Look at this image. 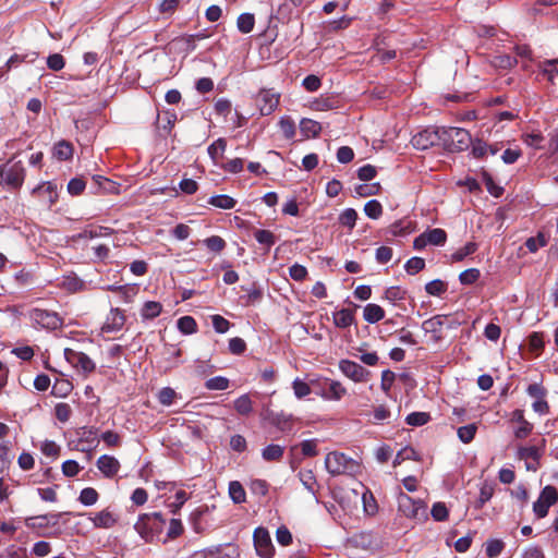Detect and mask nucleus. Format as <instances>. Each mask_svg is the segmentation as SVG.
Here are the masks:
<instances>
[{
    "label": "nucleus",
    "instance_id": "f704fd0d",
    "mask_svg": "<svg viewBox=\"0 0 558 558\" xmlns=\"http://www.w3.org/2000/svg\"><path fill=\"white\" fill-rule=\"evenodd\" d=\"M177 326L184 335H192L197 330L196 320L192 316H182L178 319Z\"/></svg>",
    "mask_w": 558,
    "mask_h": 558
},
{
    "label": "nucleus",
    "instance_id": "052dcab7",
    "mask_svg": "<svg viewBox=\"0 0 558 558\" xmlns=\"http://www.w3.org/2000/svg\"><path fill=\"white\" fill-rule=\"evenodd\" d=\"M292 388L298 399H302L311 393V387L308 384L301 380L300 378H295L293 380Z\"/></svg>",
    "mask_w": 558,
    "mask_h": 558
},
{
    "label": "nucleus",
    "instance_id": "de8ad7c7",
    "mask_svg": "<svg viewBox=\"0 0 558 558\" xmlns=\"http://www.w3.org/2000/svg\"><path fill=\"white\" fill-rule=\"evenodd\" d=\"M227 147V142L225 138H218L213 144H210L207 148L208 155L210 158L216 161L219 156L223 154Z\"/></svg>",
    "mask_w": 558,
    "mask_h": 558
},
{
    "label": "nucleus",
    "instance_id": "a19ab883",
    "mask_svg": "<svg viewBox=\"0 0 558 558\" xmlns=\"http://www.w3.org/2000/svg\"><path fill=\"white\" fill-rule=\"evenodd\" d=\"M357 219V213L353 208L344 209L339 216V223L348 227L350 230L354 228Z\"/></svg>",
    "mask_w": 558,
    "mask_h": 558
},
{
    "label": "nucleus",
    "instance_id": "cd10ccee",
    "mask_svg": "<svg viewBox=\"0 0 558 558\" xmlns=\"http://www.w3.org/2000/svg\"><path fill=\"white\" fill-rule=\"evenodd\" d=\"M229 496L234 504H243L246 500V493L243 485L238 481L229 484Z\"/></svg>",
    "mask_w": 558,
    "mask_h": 558
},
{
    "label": "nucleus",
    "instance_id": "49530a36",
    "mask_svg": "<svg viewBox=\"0 0 558 558\" xmlns=\"http://www.w3.org/2000/svg\"><path fill=\"white\" fill-rule=\"evenodd\" d=\"M313 106L316 110H330L338 107V100L332 96H322L313 102Z\"/></svg>",
    "mask_w": 558,
    "mask_h": 558
},
{
    "label": "nucleus",
    "instance_id": "b1692460",
    "mask_svg": "<svg viewBox=\"0 0 558 558\" xmlns=\"http://www.w3.org/2000/svg\"><path fill=\"white\" fill-rule=\"evenodd\" d=\"M412 231H413L412 221L409 219H400V220L391 223L387 228L386 233L390 234L392 236H402V235L411 233Z\"/></svg>",
    "mask_w": 558,
    "mask_h": 558
},
{
    "label": "nucleus",
    "instance_id": "e433bc0d",
    "mask_svg": "<svg viewBox=\"0 0 558 558\" xmlns=\"http://www.w3.org/2000/svg\"><path fill=\"white\" fill-rule=\"evenodd\" d=\"M178 397L177 391L171 387L161 388L157 395L159 403L165 407H170Z\"/></svg>",
    "mask_w": 558,
    "mask_h": 558
},
{
    "label": "nucleus",
    "instance_id": "c9c22d12",
    "mask_svg": "<svg viewBox=\"0 0 558 558\" xmlns=\"http://www.w3.org/2000/svg\"><path fill=\"white\" fill-rule=\"evenodd\" d=\"M73 389V385L68 379H57L52 385L51 393L56 397H66Z\"/></svg>",
    "mask_w": 558,
    "mask_h": 558
},
{
    "label": "nucleus",
    "instance_id": "bb28decb",
    "mask_svg": "<svg viewBox=\"0 0 558 558\" xmlns=\"http://www.w3.org/2000/svg\"><path fill=\"white\" fill-rule=\"evenodd\" d=\"M162 305L156 301H147L144 303L141 310V316L143 319H154L160 315Z\"/></svg>",
    "mask_w": 558,
    "mask_h": 558
},
{
    "label": "nucleus",
    "instance_id": "f03ea898",
    "mask_svg": "<svg viewBox=\"0 0 558 558\" xmlns=\"http://www.w3.org/2000/svg\"><path fill=\"white\" fill-rule=\"evenodd\" d=\"M441 145L448 151H463L469 148L472 137L469 131L461 128L440 126Z\"/></svg>",
    "mask_w": 558,
    "mask_h": 558
},
{
    "label": "nucleus",
    "instance_id": "6e6552de",
    "mask_svg": "<svg viewBox=\"0 0 558 558\" xmlns=\"http://www.w3.org/2000/svg\"><path fill=\"white\" fill-rule=\"evenodd\" d=\"M253 541L256 553L263 558H272L275 547L272 545L269 532L265 527H256L253 533Z\"/></svg>",
    "mask_w": 558,
    "mask_h": 558
},
{
    "label": "nucleus",
    "instance_id": "680f3d73",
    "mask_svg": "<svg viewBox=\"0 0 558 558\" xmlns=\"http://www.w3.org/2000/svg\"><path fill=\"white\" fill-rule=\"evenodd\" d=\"M211 324L215 331L218 333H226L231 326L228 319L218 314L211 316Z\"/></svg>",
    "mask_w": 558,
    "mask_h": 558
},
{
    "label": "nucleus",
    "instance_id": "aec40b11",
    "mask_svg": "<svg viewBox=\"0 0 558 558\" xmlns=\"http://www.w3.org/2000/svg\"><path fill=\"white\" fill-rule=\"evenodd\" d=\"M332 320L336 327L344 329L355 323L354 311L350 308H341L340 311L333 312Z\"/></svg>",
    "mask_w": 558,
    "mask_h": 558
},
{
    "label": "nucleus",
    "instance_id": "c756f323",
    "mask_svg": "<svg viewBox=\"0 0 558 558\" xmlns=\"http://www.w3.org/2000/svg\"><path fill=\"white\" fill-rule=\"evenodd\" d=\"M425 235L430 245H444L447 241V233L440 228L427 230L425 231Z\"/></svg>",
    "mask_w": 558,
    "mask_h": 558
},
{
    "label": "nucleus",
    "instance_id": "79ce46f5",
    "mask_svg": "<svg viewBox=\"0 0 558 558\" xmlns=\"http://www.w3.org/2000/svg\"><path fill=\"white\" fill-rule=\"evenodd\" d=\"M203 243L209 251H211L214 253L222 252L227 245L226 241L219 235H211V236L205 239L203 241Z\"/></svg>",
    "mask_w": 558,
    "mask_h": 558
},
{
    "label": "nucleus",
    "instance_id": "6ab92c4d",
    "mask_svg": "<svg viewBox=\"0 0 558 558\" xmlns=\"http://www.w3.org/2000/svg\"><path fill=\"white\" fill-rule=\"evenodd\" d=\"M347 393V389L341 383L326 380L323 386L322 396L328 400H340Z\"/></svg>",
    "mask_w": 558,
    "mask_h": 558
},
{
    "label": "nucleus",
    "instance_id": "393cba45",
    "mask_svg": "<svg viewBox=\"0 0 558 558\" xmlns=\"http://www.w3.org/2000/svg\"><path fill=\"white\" fill-rule=\"evenodd\" d=\"M255 240L265 247V252L268 253L271 246L276 243L277 236L269 230L256 229L254 231Z\"/></svg>",
    "mask_w": 558,
    "mask_h": 558
},
{
    "label": "nucleus",
    "instance_id": "4be33fe9",
    "mask_svg": "<svg viewBox=\"0 0 558 558\" xmlns=\"http://www.w3.org/2000/svg\"><path fill=\"white\" fill-rule=\"evenodd\" d=\"M73 145L70 142L61 140L53 145L52 156L60 161H66L73 157Z\"/></svg>",
    "mask_w": 558,
    "mask_h": 558
},
{
    "label": "nucleus",
    "instance_id": "3c124183",
    "mask_svg": "<svg viewBox=\"0 0 558 558\" xmlns=\"http://www.w3.org/2000/svg\"><path fill=\"white\" fill-rule=\"evenodd\" d=\"M429 418L430 415L426 412H412L407 416L405 422L411 426H423Z\"/></svg>",
    "mask_w": 558,
    "mask_h": 558
},
{
    "label": "nucleus",
    "instance_id": "c85d7f7f",
    "mask_svg": "<svg viewBox=\"0 0 558 558\" xmlns=\"http://www.w3.org/2000/svg\"><path fill=\"white\" fill-rule=\"evenodd\" d=\"M255 25V17L252 13H242L239 15L236 21L238 29L242 34H248L253 31Z\"/></svg>",
    "mask_w": 558,
    "mask_h": 558
},
{
    "label": "nucleus",
    "instance_id": "423d86ee",
    "mask_svg": "<svg viewBox=\"0 0 558 558\" xmlns=\"http://www.w3.org/2000/svg\"><path fill=\"white\" fill-rule=\"evenodd\" d=\"M29 318L35 325L50 330L58 329L63 325L59 314L48 310L33 308L29 312Z\"/></svg>",
    "mask_w": 558,
    "mask_h": 558
},
{
    "label": "nucleus",
    "instance_id": "a878e982",
    "mask_svg": "<svg viewBox=\"0 0 558 558\" xmlns=\"http://www.w3.org/2000/svg\"><path fill=\"white\" fill-rule=\"evenodd\" d=\"M300 130L306 137H317L322 131V125L315 120L303 118L300 122Z\"/></svg>",
    "mask_w": 558,
    "mask_h": 558
},
{
    "label": "nucleus",
    "instance_id": "4468645a",
    "mask_svg": "<svg viewBox=\"0 0 558 558\" xmlns=\"http://www.w3.org/2000/svg\"><path fill=\"white\" fill-rule=\"evenodd\" d=\"M445 324V316L444 315H435L422 324V329L426 333H432L433 339L435 341H439L442 339L441 330Z\"/></svg>",
    "mask_w": 558,
    "mask_h": 558
},
{
    "label": "nucleus",
    "instance_id": "bf43d9fd",
    "mask_svg": "<svg viewBox=\"0 0 558 558\" xmlns=\"http://www.w3.org/2000/svg\"><path fill=\"white\" fill-rule=\"evenodd\" d=\"M476 429H477V427L475 424H469L465 426H461L458 428V436L461 441H463L464 444H468L471 440H473Z\"/></svg>",
    "mask_w": 558,
    "mask_h": 558
},
{
    "label": "nucleus",
    "instance_id": "8fccbe9b",
    "mask_svg": "<svg viewBox=\"0 0 558 558\" xmlns=\"http://www.w3.org/2000/svg\"><path fill=\"white\" fill-rule=\"evenodd\" d=\"M505 544L500 539H488L486 542V556L488 558H495L501 554L504 550Z\"/></svg>",
    "mask_w": 558,
    "mask_h": 558
},
{
    "label": "nucleus",
    "instance_id": "2f4dec72",
    "mask_svg": "<svg viewBox=\"0 0 558 558\" xmlns=\"http://www.w3.org/2000/svg\"><path fill=\"white\" fill-rule=\"evenodd\" d=\"M208 203L221 209H231L235 206L236 201L229 195L221 194L211 196Z\"/></svg>",
    "mask_w": 558,
    "mask_h": 558
},
{
    "label": "nucleus",
    "instance_id": "7c9ffc66",
    "mask_svg": "<svg viewBox=\"0 0 558 558\" xmlns=\"http://www.w3.org/2000/svg\"><path fill=\"white\" fill-rule=\"evenodd\" d=\"M494 492H495V487L492 483H483L481 488H480V496H478V499L476 500L475 502V508L476 509H482L484 507V505L490 500V498L493 497L494 495Z\"/></svg>",
    "mask_w": 558,
    "mask_h": 558
},
{
    "label": "nucleus",
    "instance_id": "7ed1b4c3",
    "mask_svg": "<svg viewBox=\"0 0 558 558\" xmlns=\"http://www.w3.org/2000/svg\"><path fill=\"white\" fill-rule=\"evenodd\" d=\"M325 465L331 475H355L361 462L349 456H325Z\"/></svg>",
    "mask_w": 558,
    "mask_h": 558
},
{
    "label": "nucleus",
    "instance_id": "6e6d98bb",
    "mask_svg": "<svg viewBox=\"0 0 558 558\" xmlns=\"http://www.w3.org/2000/svg\"><path fill=\"white\" fill-rule=\"evenodd\" d=\"M483 181H484V184H485V186H486V189H487V191L489 192L490 195H493L495 197H499V196L502 195L504 187H501L500 185L496 184L490 174H488L487 172H484L483 173Z\"/></svg>",
    "mask_w": 558,
    "mask_h": 558
},
{
    "label": "nucleus",
    "instance_id": "864d4df0",
    "mask_svg": "<svg viewBox=\"0 0 558 558\" xmlns=\"http://www.w3.org/2000/svg\"><path fill=\"white\" fill-rule=\"evenodd\" d=\"M120 435L114 433V432H111V430H106L101 434H99V442L102 441L107 448H116L119 446L120 444Z\"/></svg>",
    "mask_w": 558,
    "mask_h": 558
},
{
    "label": "nucleus",
    "instance_id": "39448f33",
    "mask_svg": "<svg viewBox=\"0 0 558 558\" xmlns=\"http://www.w3.org/2000/svg\"><path fill=\"white\" fill-rule=\"evenodd\" d=\"M76 445L71 450H76L82 453H92L99 445V434L97 429L83 427L76 432ZM75 442V440H72Z\"/></svg>",
    "mask_w": 558,
    "mask_h": 558
},
{
    "label": "nucleus",
    "instance_id": "20e7f679",
    "mask_svg": "<svg viewBox=\"0 0 558 558\" xmlns=\"http://www.w3.org/2000/svg\"><path fill=\"white\" fill-rule=\"evenodd\" d=\"M398 510L409 519H426V505L421 499H413L403 492L397 497Z\"/></svg>",
    "mask_w": 558,
    "mask_h": 558
},
{
    "label": "nucleus",
    "instance_id": "5701e85b",
    "mask_svg": "<svg viewBox=\"0 0 558 558\" xmlns=\"http://www.w3.org/2000/svg\"><path fill=\"white\" fill-rule=\"evenodd\" d=\"M385 311L381 306L375 303H368L364 306L363 318L369 324L378 323L384 319Z\"/></svg>",
    "mask_w": 558,
    "mask_h": 558
},
{
    "label": "nucleus",
    "instance_id": "13d9d810",
    "mask_svg": "<svg viewBox=\"0 0 558 558\" xmlns=\"http://www.w3.org/2000/svg\"><path fill=\"white\" fill-rule=\"evenodd\" d=\"M481 272L477 268H469L459 275V280L462 284H473L478 280Z\"/></svg>",
    "mask_w": 558,
    "mask_h": 558
},
{
    "label": "nucleus",
    "instance_id": "37998d69",
    "mask_svg": "<svg viewBox=\"0 0 558 558\" xmlns=\"http://www.w3.org/2000/svg\"><path fill=\"white\" fill-rule=\"evenodd\" d=\"M230 386V381L227 377L223 376H216L213 378H209L205 383V387L208 390H226Z\"/></svg>",
    "mask_w": 558,
    "mask_h": 558
},
{
    "label": "nucleus",
    "instance_id": "2eb2a0df",
    "mask_svg": "<svg viewBox=\"0 0 558 558\" xmlns=\"http://www.w3.org/2000/svg\"><path fill=\"white\" fill-rule=\"evenodd\" d=\"M89 519L97 529H111L118 522V517L109 509H104Z\"/></svg>",
    "mask_w": 558,
    "mask_h": 558
},
{
    "label": "nucleus",
    "instance_id": "603ef678",
    "mask_svg": "<svg viewBox=\"0 0 558 558\" xmlns=\"http://www.w3.org/2000/svg\"><path fill=\"white\" fill-rule=\"evenodd\" d=\"M447 290V284L440 280V279H435V280H432L429 281L426 286H425V291L429 294V295H435V296H439L441 295L442 293H445Z\"/></svg>",
    "mask_w": 558,
    "mask_h": 558
},
{
    "label": "nucleus",
    "instance_id": "ddd939ff",
    "mask_svg": "<svg viewBox=\"0 0 558 558\" xmlns=\"http://www.w3.org/2000/svg\"><path fill=\"white\" fill-rule=\"evenodd\" d=\"M264 418L280 430H289L292 427L293 417L291 414H287L284 412L266 410L264 413Z\"/></svg>",
    "mask_w": 558,
    "mask_h": 558
},
{
    "label": "nucleus",
    "instance_id": "a211bd4d",
    "mask_svg": "<svg viewBox=\"0 0 558 558\" xmlns=\"http://www.w3.org/2000/svg\"><path fill=\"white\" fill-rule=\"evenodd\" d=\"M97 466L106 477H112L118 473L120 463L114 456H99Z\"/></svg>",
    "mask_w": 558,
    "mask_h": 558
},
{
    "label": "nucleus",
    "instance_id": "ea45409f",
    "mask_svg": "<svg viewBox=\"0 0 558 558\" xmlns=\"http://www.w3.org/2000/svg\"><path fill=\"white\" fill-rule=\"evenodd\" d=\"M476 250H477L476 243L468 242L464 246L460 247L451 255V260L452 262H461L466 256L474 254L476 252Z\"/></svg>",
    "mask_w": 558,
    "mask_h": 558
},
{
    "label": "nucleus",
    "instance_id": "e2e57ef3",
    "mask_svg": "<svg viewBox=\"0 0 558 558\" xmlns=\"http://www.w3.org/2000/svg\"><path fill=\"white\" fill-rule=\"evenodd\" d=\"M84 286H85V283L83 280H81L77 277H71V276L65 277L62 282V287L71 292L81 291L84 289Z\"/></svg>",
    "mask_w": 558,
    "mask_h": 558
},
{
    "label": "nucleus",
    "instance_id": "c03bdc74",
    "mask_svg": "<svg viewBox=\"0 0 558 558\" xmlns=\"http://www.w3.org/2000/svg\"><path fill=\"white\" fill-rule=\"evenodd\" d=\"M364 211L368 218L378 219L383 214V206L377 199H371L365 204Z\"/></svg>",
    "mask_w": 558,
    "mask_h": 558
},
{
    "label": "nucleus",
    "instance_id": "f257e3e1",
    "mask_svg": "<svg viewBox=\"0 0 558 558\" xmlns=\"http://www.w3.org/2000/svg\"><path fill=\"white\" fill-rule=\"evenodd\" d=\"M166 519L160 512L143 513L134 524L135 531L146 543L158 538L165 527Z\"/></svg>",
    "mask_w": 558,
    "mask_h": 558
},
{
    "label": "nucleus",
    "instance_id": "09e8293b",
    "mask_svg": "<svg viewBox=\"0 0 558 558\" xmlns=\"http://www.w3.org/2000/svg\"><path fill=\"white\" fill-rule=\"evenodd\" d=\"M279 126L286 138L291 140L295 135V123L290 117H282Z\"/></svg>",
    "mask_w": 558,
    "mask_h": 558
},
{
    "label": "nucleus",
    "instance_id": "4c0bfd02",
    "mask_svg": "<svg viewBox=\"0 0 558 558\" xmlns=\"http://www.w3.org/2000/svg\"><path fill=\"white\" fill-rule=\"evenodd\" d=\"M99 494L93 487L83 488L78 496V501L84 506H93L98 501Z\"/></svg>",
    "mask_w": 558,
    "mask_h": 558
},
{
    "label": "nucleus",
    "instance_id": "412c9836",
    "mask_svg": "<svg viewBox=\"0 0 558 558\" xmlns=\"http://www.w3.org/2000/svg\"><path fill=\"white\" fill-rule=\"evenodd\" d=\"M92 189L94 193H114L118 190V185L116 184V182L102 175H93Z\"/></svg>",
    "mask_w": 558,
    "mask_h": 558
},
{
    "label": "nucleus",
    "instance_id": "774afa93",
    "mask_svg": "<svg viewBox=\"0 0 558 558\" xmlns=\"http://www.w3.org/2000/svg\"><path fill=\"white\" fill-rule=\"evenodd\" d=\"M223 550L225 549L220 545L217 547H213V548L196 553L195 558H223L222 557Z\"/></svg>",
    "mask_w": 558,
    "mask_h": 558
},
{
    "label": "nucleus",
    "instance_id": "a18cd8bd",
    "mask_svg": "<svg viewBox=\"0 0 558 558\" xmlns=\"http://www.w3.org/2000/svg\"><path fill=\"white\" fill-rule=\"evenodd\" d=\"M54 415L61 423H66L72 415V408L69 403L60 402L54 407Z\"/></svg>",
    "mask_w": 558,
    "mask_h": 558
},
{
    "label": "nucleus",
    "instance_id": "58836bf2",
    "mask_svg": "<svg viewBox=\"0 0 558 558\" xmlns=\"http://www.w3.org/2000/svg\"><path fill=\"white\" fill-rule=\"evenodd\" d=\"M363 508L366 514L375 515L378 512V505L369 490H366L362 495Z\"/></svg>",
    "mask_w": 558,
    "mask_h": 558
},
{
    "label": "nucleus",
    "instance_id": "dca6fc26",
    "mask_svg": "<svg viewBox=\"0 0 558 558\" xmlns=\"http://www.w3.org/2000/svg\"><path fill=\"white\" fill-rule=\"evenodd\" d=\"M511 421L517 424L514 434L518 438H525L532 432V424L524 418L523 410L517 409L512 412Z\"/></svg>",
    "mask_w": 558,
    "mask_h": 558
},
{
    "label": "nucleus",
    "instance_id": "0eeeda50",
    "mask_svg": "<svg viewBox=\"0 0 558 558\" xmlns=\"http://www.w3.org/2000/svg\"><path fill=\"white\" fill-rule=\"evenodd\" d=\"M411 143L418 150H426L435 145H441L440 128H428L415 134Z\"/></svg>",
    "mask_w": 558,
    "mask_h": 558
},
{
    "label": "nucleus",
    "instance_id": "473e14b6",
    "mask_svg": "<svg viewBox=\"0 0 558 558\" xmlns=\"http://www.w3.org/2000/svg\"><path fill=\"white\" fill-rule=\"evenodd\" d=\"M113 233V230L108 227H94L90 229H84L82 233H80V238L83 239H95V238H101V236H108Z\"/></svg>",
    "mask_w": 558,
    "mask_h": 558
},
{
    "label": "nucleus",
    "instance_id": "69168bd1",
    "mask_svg": "<svg viewBox=\"0 0 558 558\" xmlns=\"http://www.w3.org/2000/svg\"><path fill=\"white\" fill-rule=\"evenodd\" d=\"M529 348L534 354H538L544 348V337L542 333L533 332L529 336Z\"/></svg>",
    "mask_w": 558,
    "mask_h": 558
},
{
    "label": "nucleus",
    "instance_id": "0e129e2a",
    "mask_svg": "<svg viewBox=\"0 0 558 558\" xmlns=\"http://www.w3.org/2000/svg\"><path fill=\"white\" fill-rule=\"evenodd\" d=\"M432 517L435 521L441 522L448 519V509L444 502H435L432 507Z\"/></svg>",
    "mask_w": 558,
    "mask_h": 558
},
{
    "label": "nucleus",
    "instance_id": "f3484780",
    "mask_svg": "<svg viewBox=\"0 0 558 558\" xmlns=\"http://www.w3.org/2000/svg\"><path fill=\"white\" fill-rule=\"evenodd\" d=\"M125 324V315L119 308H112L102 326V331L114 332L122 329Z\"/></svg>",
    "mask_w": 558,
    "mask_h": 558
},
{
    "label": "nucleus",
    "instance_id": "f8f14e48",
    "mask_svg": "<svg viewBox=\"0 0 558 558\" xmlns=\"http://www.w3.org/2000/svg\"><path fill=\"white\" fill-rule=\"evenodd\" d=\"M256 104L262 116H269L279 105V95L271 89H263L257 95Z\"/></svg>",
    "mask_w": 558,
    "mask_h": 558
},
{
    "label": "nucleus",
    "instance_id": "72a5a7b5",
    "mask_svg": "<svg viewBox=\"0 0 558 558\" xmlns=\"http://www.w3.org/2000/svg\"><path fill=\"white\" fill-rule=\"evenodd\" d=\"M234 409L240 415H248L253 411V402L248 395H242L234 401Z\"/></svg>",
    "mask_w": 558,
    "mask_h": 558
},
{
    "label": "nucleus",
    "instance_id": "5fc2aeb1",
    "mask_svg": "<svg viewBox=\"0 0 558 558\" xmlns=\"http://www.w3.org/2000/svg\"><path fill=\"white\" fill-rule=\"evenodd\" d=\"M25 524L29 529H44L50 525L49 515L29 517L25 520Z\"/></svg>",
    "mask_w": 558,
    "mask_h": 558
},
{
    "label": "nucleus",
    "instance_id": "9b49d317",
    "mask_svg": "<svg viewBox=\"0 0 558 558\" xmlns=\"http://www.w3.org/2000/svg\"><path fill=\"white\" fill-rule=\"evenodd\" d=\"M64 357L72 366L82 371L84 374H90L96 368L93 360L84 352L66 348L64 350Z\"/></svg>",
    "mask_w": 558,
    "mask_h": 558
},
{
    "label": "nucleus",
    "instance_id": "4d7b16f0",
    "mask_svg": "<svg viewBox=\"0 0 558 558\" xmlns=\"http://www.w3.org/2000/svg\"><path fill=\"white\" fill-rule=\"evenodd\" d=\"M424 267H425L424 258L417 257V256L410 258L404 265L405 271L409 275H415V274L420 272L421 270H423Z\"/></svg>",
    "mask_w": 558,
    "mask_h": 558
},
{
    "label": "nucleus",
    "instance_id": "1a4fd4ad",
    "mask_svg": "<svg viewBox=\"0 0 558 558\" xmlns=\"http://www.w3.org/2000/svg\"><path fill=\"white\" fill-rule=\"evenodd\" d=\"M339 369L341 373L354 383H365L371 377V372L351 360H340Z\"/></svg>",
    "mask_w": 558,
    "mask_h": 558
},
{
    "label": "nucleus",
    "instance_id": "9d476101",
    "mask_svg": "<svg viewBox=\"0 0 558 558\" xmlns=\"http://www.w3.org/2000/svg\"><path fill=\"white\" fill-rule=\"evenodd\" d=\"M558 500V492L554 486H546L538 499L533 504V511L537 518H544L548 513L550 506L555 505Z\"/></svg>",
    "mask_w": 558,
    "mask_h": 558
},
{
    "label": "nucleus",
    "instance_id": "338daca9",
    "mask_svg": "<svg viewBox=\"0 0 558 558\" xmlns=\"http://www.w3.org/2000/svg\"><path fill=\"white\" fill-rule=\"evenodd\" d=\"M85 187L86 182L82 178H73L68 183V192L73 196L82 194Z\"/></svg>",
    "mask_w": 558,
    "mask_h": 558
}]
</instances>
